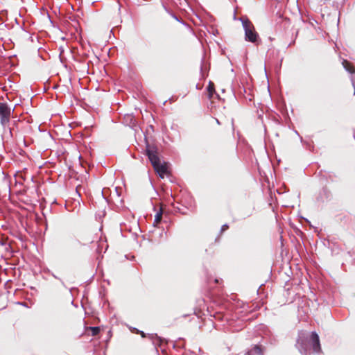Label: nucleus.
Returning a JSON list of instances; mask_svg holds the SVG:
<instances>
[{"label":"nucleus","mask_w":355,"mask_h":355,"mask_svg":"<svg viewBox=\"0 0 355 355\" xmlns=\"http://www.w3.org/2000/svg\"><path fill=\"white\" fill-rule=\"evenodd\" d=\"M343 65L344 68L346 69V71H347L349 73H353L354 72V67L346 60H343Z\"/></svg>","instance_id":"nucleus-6"},{"label":"nucleus","mask_w":355,"mask_h":355,"mask_svg":"<svg viewBox=\"0 0 355 355\" xmlns=\"http://www.w3.org/2000/svg\"><path fill=\"white\" fill-rule=\"evenodd\" d=\"M89 329L92 331V336L97 335L99 333V331H100V328L98 327H89Z\"/></svg>","instance_id":"nucleus-8"},{"label":"nucleus","mask_w":355,"mask_h":355,"mask_svg":"<svg viewBox=\"0 0 355 355\" xmlns=\"http://www.w3.org/2000/svg\"><path fill=\"white\" fill-rule=\"evenodd\" d=\"M162 210L160 209L155 216L154 225H157L162 220Z\"/></svg>","instance_id":"nucleus-7"},{"label":"nucleus","mask_w":355,"mask_h":355,"mask_svg":"<svg viewBox=\"0 0 355 355\" xmlns=\"http://www.w3.org/2000/svg\"><path fill=\"white\" fill-rule=\"evenodd\" d=\"M245 355H263V349L260 346L254 345L246 352Z\"/></svg>","instance_id":"nucleus-5"},{"label":"nucleus","mask_w":355,"mask_h":355,"mask_svg":"<svg viewBox=\"0 0 355 355\" xmlns=\"http://www.w3.org/2000/svg\"><path fill=\"white\" fill-rule=\"evenodd\" d=\"M243 27L245 30V40L256 42L258 38V34L254 31V26L248 18H241Z\"/></svg>","instance_id":"nucleus-3"},{"label":"nucleus","mask_w":355,"mask_h":355,"mask_svg":"<svg viewBox=\"0 0 355 355\" xmlns=\"http://www.w3.org/2000/svg\"><path fill=\"white\" fill-rule=\"evenodd\" d=\"M227 228H228V226L227 225H223V227L221 228V231H225Z\"/></svg>","instance_id":"nucleus-10"},{"label":"nucleus","mask_w":355,"mask_h":355,"mask_svg":"<svg viewBox=\"0 0 355 355\" xmlns=\"http://www.w3.org/2000/svg\"><path fill=\"white\" fill-rule=\"evenodd\" d=\"M10 108L5 103H0L1 123L5 126L10 120Z\"/></svg>","instance_id":"nucleus-4"},{"label":"nucleus","mask_w":355,"mask_h":355,"mask_svg":"<svg viewBox=\"0 0 355 355\" xmlns=\"http://www.w3.org/2000/svg\"><path fill=\"white\" fill-rule=\"evenodd\" d=\"M141 334L142 337H145L144 333L143 331H141Z\"/></svg>","instance_id":"nucleus-11"},{"label":"nucleus","mask_w":355,"mask_h":355,"mask_svg":"<svg viewBox=\"0 0 355 355\" xmlns=\"http://www.w3.org/2000/svg\"><path fill=\"white\" fill-rule=\"evenodd\" d=\"M207 89H208V92H209V97H211L212 93H213V92L214 90V84L212 83H211V82L209 83V86L207 87Z\"/></svg>","instance_id":"nucleus-9"},{"label":"nucleus","mask_w":355,"mask_h":355,"mask_svg":"<svg viewBox=\"0 0 355 355\" xmlns=\"http://www.w3.org/2000/svg\"><path fill=\"white\" fill-rule=\"evenodd\" d=\"M297 346L302 355H310L311 349L315 353L321 349L319 336L316 332H312L310 338L305 332L300 333Z\"/></svg>","instance_id":"nucleus-1"},{"label":"nucleus","mask_w":355,"mask_h":355,"mask_svg":"<svg viewBox=\"0 0 355 355\" xmlns=\"http://www.w3.org/2000/svg\"><path fill=\"white\" fill-rule=\"evenodd\" d=\"M352 84H353V85H354V83L353 81H352ZM354 87H355V86H354ZM354 94H355V87H354Z\"/></svg>","instance_id":"nucleus-12"},{"label":"nucleus","mask_w":355,"mask_h":355,"mask_svg":"<svg viewBox=\"0 0 355 355\" xmlns=\"http://www.w3.org/2000/svg\"><path fill=\"white\" fill-rule=\"evenodd\" d=\"M146 153L155 171L161 178H164L168 174V167L165 162L162 163L157 152L154 148L148 146Z\"/></svg>","instance_id":"nucleus-2"}]
</instances>
